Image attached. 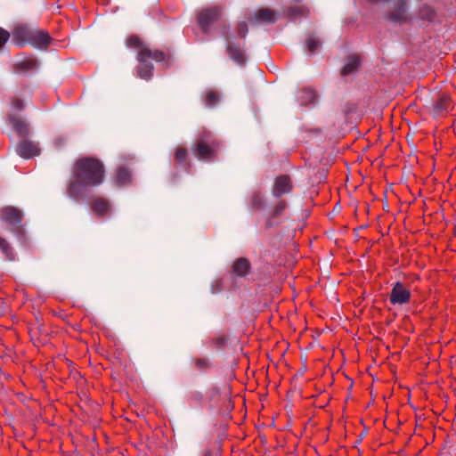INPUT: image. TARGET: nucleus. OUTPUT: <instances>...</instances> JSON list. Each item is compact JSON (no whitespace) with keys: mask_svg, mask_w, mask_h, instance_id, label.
<instances>
[{"mask_svg":"<svg viewBox=\"0 0 456 456\" xmlns=\"http://www.w3.org/2000/svg\"><path fill=\"white\" fill-rule=\"evenodd\" d=\"M50 42L51 37L46 31L34 28L28 44L38 49H45Z\"/></svg>","mask_w":456,"mask_h":456,"instance_id":"6e6552de","label":"nucleus"},{"mask_svg":"<svg viewBox=\"0 0 456 456\" xmlns=\"http://www.w3.org/2000/svg\"><path fill=\"white\" fill-rule=\"evenodd\" d=\"M126 45L130 48L138 49V77L146 80L150 79L152 76L153 69V66L150 61H164V53L159 51H151L136 36L129 37L126 39Z\"/></svg>","mask_w":456,"mask_h":456,"instance_id":"f03ea898","label":"nucleus"},{"mask_svg":"<svg viewBox=\"0 0 456 456\" xmlns=\"http://www.w3.org/2000/svg\"><path fill=\"white\" fill-rule=\"evenodd\" d=\"M286 208V204L283 201L279 202L273 209L272 217H278Z\"/></svg>","mask_w":456,"mask_h":456,"instance_id":"a878e982","label":"nucleus"},{"mask_svg":"<svg viewBox=\"0 0 456 456\" xmlns=\"http://www.w3.org/2000/svg\"><path fill=\"white\" fill-rule=\"evenodd\" d=\"M17 153L23 159H30L39 155L40 149L37 142L22 140L16 148Z\"/></svg>","mask_w":456,"mask_h":456,"instance_id":"423d86ee","label":"nucleus"},{"mask_svg":"<svg viewBox=\"0 0 456 456\" xmlns=\"http://www.w3.org/2000/svg\"><path fill=\"white\" fill-rule=\"evenodd\" d=\"M219 102V94L214 91H208L206 94L205 102L208 107H213Z\"/></svg>","mask_w":456,"mask_h":456,"instance_id":"412c9836","label":"nucleus"},{"mask_svg":"<svg viewBox=\"0 0 456 456\" xmlns=\"http://www.w3.org/2000/svg\"><path fill=\"white\" fill-rule=\"evenodd\" d=\"M291 189V182L288 175L278 176L273 186V195L280 197L282 194L290 192Z\"/></svg>","mask_w":456,"mask_h":456,"instance_id":"9b49d317","label":"nucleus"},{"mask_svg":"<svg viewBox=\"0 0 456 456\" xmlns=\"http://www.w3.org/2000/svg\"><path fill=\"white\" fill-rule=\"evenodd\" d=\"M264 199L260 192H254L251 197V205L258 208L263 206Z\"/></svg>","mask_w":456,"mask_h":456,"instance_id":"5701e85b","label":"nucleus"},{"mask_svg":"<svg viewBox=\"0 0 456 456\" xmlns=\"http://www.w3.org/2000/svg\"><path fill=\"white\" fill-rule=\"evenodd\" d=\"M304 10L305 9L303 7H301V6H295V7L292 8L290 14L293 17H297L299 15H303Z\"/></svg>","mask_w":456,"mask_h":456,"instance_id":"7c9ffc66","label":"nucleus"},{"mask_svg":"<svg viewBox=\"0 0 456 456\" xmlns=\"http://www.w3.org/2000/svg\"><path fill=\"white\" fill-rule=\"evenodd\" d=\"M249 270V263L246 258H239L233 264V273L238 276H245Z\"/></svg>","mask_w":456,"mask_h":456,"instance_id":"a211bd4d","label":"nucleus"},{"mask_svg":"<svg viewBox=\"0 0 456 456\" xmlns=\"http://www.w3.org/2000/svg\"><path fill=\"white\" fill-rule=\"evenodd\" d=\"M450 98L446 94H442L434 104V110L436 113L446 111L450 106Z\"/></svg>","mask_w":456,"mask_h":456,"instance_id":"aec40b11","label":"nucleus"},{"mask_svg":"<svg viewBox=\"0 0 456 456\" xmlns=\"http://www.w3.org/2000/svg\"><path fill=\"white\" fill-rule=\"evenodd\" d=\"M248 32V26L246 22L239 23L237 27V33L240 37H244Z\"/></svg>","mask_w":456,"mask_h":456,"instance_id":"bb28decb","label":"nucleus"},{"mask_svg":"<svg viewBox=\"0 0 456 456\" xmlns=\"http://www.w3.org/2000/svg\"><path fill=\"white\" fill-rule=\"evenodd\" d=\"M0 248L8 256L11 254V248L9 244L3 239L0 240Z\"/></svg>","mask_w":456,"mask_h":456,"instance_id":"c756f323","label":"nucleus"},{"mask_svg":"<svg viewBox=\"0 0 456 456\" xmlns=\"http://www.w3.org/2000/svg\"><path fill=\"white\" fill-rule=\"evenodd\" d=\"M431 16H432V11L429 10V13L427 15V18L431 19Z\"/></svg>","mask_w":456,"mask_h":456,"instance_id":"473e14b6","label":"nucleus"},{"mask_svg":"<svg viewBox=\"0 0 456 456\" xmlns=\"http://www.w3.org/2000/svg\"><path fill=\"white\" fill-rule=\"evenodd\" d=\"M33 29L34 28L28 27L27 25H17L12 32L13 42L19 46L25 45L28 43Z\"/></svg>","mask_w":456,"mask_h":456,"instance_id":"0eeeda50","label":"nucleus"},{"mask_svg":"<svg viewBox=\"0 0 456 456\" xmlns=\"http://www.w3.org/2000/svg\"><path fill=\"white\" fill-rule=\"evenodd\" d=\"M407 4L403 0H396L393 10L388 13L387 18L391 21H403L407 19Z\"/></svg>","mask_w":456,"mask_h":456,"instance_id":"1a4fd4ad","label":"nucleus"},{"mask_svg":"<svg viewBox=\"0 0 456 456\" xmlns=\"http://www.w3.org/2000/svg\"><path fill=\"white\" fill-rule=\"evenodd\" d=\"M220 15V10L217 7L205 9L199 15V25L200 28L208 33L210 25L216 21Z\"/></svg>","mask_w":456,"mask_h":456,"instance_id":"39448f33","label":"nucleus"},{"mask_svg":"<svg viewBox=\"0 0 456 456\" xmlns=\"http://www.w3.org/2000/svg\"><path fill=\"white\" fill-rule=\"evenodd\" d=\"M360 63L359 57L356 55H351L346 59V61L342 69V75L347 76L356 70Z\"/></svg>","mask_w":456,"mask_h":456,"instance_id":"f3484780","label":"nucleus"},{"mask_svg":"<svg viewBox=\"0 0 456 456\" xmlns=\"http://www.w3.org/2000/svg\"><path fill=\"white\" fill-rule=\"evenodd\" d=\"M297 100L301 105L314 104L317 101V94L314 89L306 87L298 92Z\"/></svg>","mask_w":456,"mask_h":456,"instance_id":"2eb2a0df","label":"nucleus"},{"mask_svg":"<svg viewBox=\"0 0 456 456\" xmlns=\"http://www.w3.org/2000/svg\"><path fill=\"white\" fill-rule=\"evenodd\" d=\"M411 299L410 290L401 282H396L390 293L389 300L393 305H404Z\"/></svg>","mask_w":456,"mask_h":456,"instance_id":"20e7f679","label":"nucleus"},{"mask_svg":"<svg viewBox=\"0 0 456 456\" xmlns=\"http://www.w3.org/2000/svg\"><path fill=\"white\" fill-rule=\"evenodd\" d=\"M130 181H131V173H130V171L127 168L124 167H120L117 170L116 183L118 185L123 186V185L127 184Z\"/></svg>","mask_w":456,"mask_h":456,"instance_id":"6ab92c4d","label":"nucleus"},{"mask_svg":"<svg viewBox=\"0 0 456 456\" xmlns=\"http://www.w3.org/2000/svg\"><path fill=\"white\" fill-rule=\"evenodd\" d=\"M320 45V40L313 36H310L306 40L307 50L310 53H314L319 48Z\"/></svg>","mask_w":456,"mask_h":456,"instance_id":"4be33fe9","label":"nucleus"},{"mask_svg":"<svg viewBox=\"0 0 456 456\" xmlns=\"http://www.w3.org/2000/svg\"><path fill=\"white\" fill-rule=\"evenodd\" d=\"M9 122L20 136H25L28 134V126L23 119L10 114Z\"/></svg>","mask_w":456,"mask_h":456,"instance_id":"dca6fc26","label":"nucleus"},{"mask_svg":"<svg viewBox=\"0 0 456 456\" xmlns=\"http://www.w3.org/2000/svg\"><path fill=\"white\" fill-rule=\"evenodd\" d=\"M187 152L183 148H178L175 151V160L179 163H182L186 158Z\"/></svg>","mask_w":456,"mask_h":456,"instance_id":"b1692460","label":"nucleus"},{"mask_svg":"<svg viewBox=\"0 0 456 456\" xmlns=\"http://www.w3.org/2000/svg\"><path fill=\"white\" fill-rule=\"evenodd\" d=\"M196 364H197V366H198L199 368H201V369H203V368H207V367L208 366V361H207V360H205V359H198V360L196 361Z\"/></svg>","mask_w":456,"mask_h":456,"instance_id":"2f4dec72","label":"nucleus"},{"mask_svg":"<svg viewBox=\"0 0 456 456\" xmlns=\"http://www.w3.org/2000/svg\"><path fill=\"white\" fill-rule=\"evenodd\" d=\"M17 66L20 67L22 69H28L34 68L35 61L32 60L24 61L18 63Z\"/></svg>","mask_w":456,"mask_h":456,"instance_id":"cd10ccee","label":"nucleus"},{"mask_svg":"<svg viewBox=\"0 0 456 456\" xmlns=\"http://www.w3.org/2000/svg\"><path fill=\"white\" fill-rule=\"evenodd\" d=\"M216 142L211 133L204 132L198 139L193 151L200 159L208 160L213 157Z\"/></svg>","mask_w":456,"mask_h":456,"instance_id":"7ed1b4c3","label":"nucleus"},{"mask_svg":"<svg viewBox=\"0 0 456 456\" xmlns=\"http://www.w3.org/2000/svg\"><path fill=\"white\" fill-rule=\"evenodd\" d=\"M277 14L273 11L263 8L256 12L254 17H250L249 20L251 22H265V23H273L276 20Z\"/></svg>","mask_w":456,"mask_h":456,"instance_id":"f8f14e48","label":"nucleus"},{"mask_svg":"<svg viewBox=\"0 0 456 456\" xmlns=\"http://www.w3.org/2000/svg\"><path fill=\"white\" fill-rule=\"evenodd\" d=\"M227 40V52L232 60H233L237 64L243 65L246 61V57L244 53L238 47H236L229 39Z\"/></svg>","mask_w":456,"mask_h":456,"instance_id":"4468645a","label":"nucleus"},{"mask_svg":"<svg viewBox=\"0 0 456 456\" xmlns=\"http://www.w3.org/2000/svg\"><path fill=\"white\" fill-rule=\"evenodd\" d=\"M74 180L69 183V197L77 199L86 191V186H97L104 178L103 166L101 161L93 158L78 159L73 171Z\"/></svg>","mask_w":456,"mask_h":456,"instance_id":"f257e3e1","label":"nucleus"},{"mask_svg":"<svg viewBox=\"0 0 456 456\" xmlns=\"http://www.w3.org/2000/svg\"><path fill=\"white\" fill-rule=\"evenodd\" d=\"M91 209L96 216H102L110 212L111 207L106 200L97 198L92 201Z\"/></svg>","mask_w":456,"mask_h":456,"instance_id":"ddd939ff","label":"nucleus"},{"mask_svg":"<svg viewBox=\"0 0 456 456\" xmlns=\"http://www.w3.org/2000/svg\"><path fill=\"white\" fill-rule=\"evenodd\" d=\"M12 109L14 110H21L24 107V104L20 99H13L12 102Z\"/></svg>","mask_w":456,"mask_h":456,"instance_id":"c85d7f7f","label":"nucleus"},{"mask_svg":"<svg viewBox=\"0 0 456 456\" xmlns=\"http://www.w3.org/2000/svg\"><path fill=\"white\" fill-rule=\"evenodd\" d=\"M10 38V33L0 28V49L4 45L7 40Z\"/></svg>","mask_w":456,"mask_h":456,"instance_id":"393cba45","label":"nucleus"},{"mask_svg":"<svg viewBox=\"0 0 456 456\" xmlns=\"http://www.w3.org/2000/svg\"><path fill=\"white\" fill-rule=\"evenodd\" d=\"M272 224H272L271 220H269V221H268V225H272Z\"/></svg>","mask_w":456,"mask_h":456,"instance_id":"72a5a7b5","label":"nucleus"},{"mask_svg":"<svg viewBox=\"0 0 456 456\" xmlns=\"http://www.w3.org/2000/svg\"><path fill=\"white\" fill-rule=\"evenodd\" d=\"M0 218L11 224H18L21 222L22 213L13 207H5L0 212Z\"/></svg>","mask_w":456,"mask_h":456,"instance_id":"9d476101","label":"nucleus"}]
</instances>
